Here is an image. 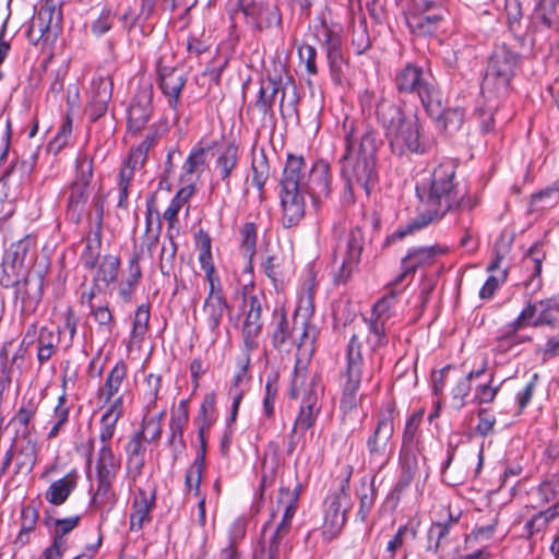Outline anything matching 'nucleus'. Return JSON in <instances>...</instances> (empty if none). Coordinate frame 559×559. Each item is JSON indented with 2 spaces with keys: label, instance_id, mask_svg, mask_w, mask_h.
<instances>
[{
  "label": "nucleus",
  "instance_id": "obj_24",
  "mask_svg": "<svg viewBox=\"0 0 559 559\" xmlns=\"http://www.w3.org/2000/svg\"><path fill=\"white\" fill-rule=\"evenodd\" d=\"M128 366L124 360H118L107 373L105 382L97 389V403L104 407L108 406L119 395V392L127 379Z\"/></svg>",
  "mask_w": 559,
  "mask_h": 559
},
{
  "label": "nucleus",
  "instance_id": "obj_28",
  "mask_svg": "<svg viewBox=\"0 0 559 559\" xmlns=\"http://www.w3.org/2000/svg\"><path fill=\"white\" fill-rule=\"evenodd\" d=\"M79 477V472L73 468L63 477L53 480L45 492L46 501L51 506H62L75 490Z\"/></svg>",
  "mask_w": 559,
  "mask_h": 559
},
{
  "label": "nucleus",
  "instance_id": "obj_63",
  "mask_svg": "<svg viewBox=\"0 0 559 559\" xmlns=\"http://www.w3.org/2000/svg\"><path fill=\"white\" fill-rule=\"evenodd\" d=\"M10 174L5 173L0 178V219H7L15 211L14 197L10 193Z\"/></svg>",
  "mask_w": 559,
  "mask_h": 559
},
{
  "label": "nucleus",
  "instance_id": "obj_16",
  "mask_svg": "<svg viewBox=\"0 0 559 559\" xmlns=\"http://www.w3.org/2000/svg\"><path fill=\"white\" fill-rule=\"evenodd\" d=\"M240 10L245 15L246 23L254 31L263 32L282 24L280 9L269 1L241 2Z\"/></svg>",
  "mask_w": 559,
  "mask_h": 559
},
{
  "label": "nucleus",
  "instance_id": "obj_57",
  "mask_svg": "<svg viewBox=\"0 0 559 559\" xmlns=\"http://www.w3.org/2000/svg\"><path fill=\"white\" fill-rule=\"evenodd\" d=\"M365 322L368 326L366 341L370 349L376 352L384 347L388 344L386 323L372 319H365Z\"/></svg>",
  "mask_w": 559,
  "mask_h": 559
},
{
  "label": "nucleus",
  "instance_id": "obj_19",
  "mask_svg": "<svg viewBox=\"0 0 559 559\" xmlns=\"http://www.w3.org/2000/svg\"><path fill=\"white\" fill-rule=\"evenodd\" d=\"M195 245L199 250V263L205 273V278L209 282L207 295L224 296L223 287L219 276L216 273L215 265L212 257V239L210 235L200 229L195 234Z\"/></svg>",
  "mask_w": 559,
  "mask_h": 559
},
{
  "label": "nucleus",
  "instance_id": "obj_33",
  "mask_svg": "<svg viewBox=\"0 0 559 559\" xmlns=\"http://www.w3.org/2000/svg\"><path fill=\"white\" fill-rule=\"evenodd\" d=\"M294 333V326L290 328L285 309L283 307L275 308L271 333L272 345L282 350L288 343L293 344Z\"/></svg>",
  "mask_w": 559,
  "mask_h": 559
},
{
  "label": "nucleus",
  "instance_id": "obj_29",
  "mask_svg": "<svg viewBox=\"0 0 559 559\" xmlns=\"http://www.w3.org/2000/svg\"><path fill=\"white\" fill-rule=\"evenodd\" d=\"M146 440L144 431L134 432L126 445L127 468L133 478L141 475L145 465Z\"/></svg>",
  "mask_w": 559,
  "mask_h": 559
},
{
  "label": "nucleus",
  "instance_id": "obj_6",
  "mask_svg": "<svg viewBox=\"0 0 559 559\" xmlns=\"http://www.w3.org/2000/svg\"><path fill=\"white\" fill-rule=\"evenodd\" d=\"M521 66V55L506 44L493 48L488 58L486 74L483 81V92L497 95L506 94Z\"/></svg>",
  "mask_w": 559,
  "mask_h": 559
},
{
  "label": "nucleus",
  "instance_id": "obj_58",
  "mask_svg": "<svg viewBox=\"0 0 559 559\" xmlns=\"http://www.w3.org/2000/svg\"><path fill=\"white\" fill-rule=\"evenodd\" d=\"M167 242H164L159 255V270L163 275L169 276L175 263L177 253V243L175 242V233L167 230Z\"/></svg>",
  "mask_w": 559,
  "mask_h": 559
},
{
  "label": "nucleus",
  "instance_id": "obj_1",
  "mask_svg": "<svg viewBox=\"0 0 559 559\" xmlns=\"http://www.w3.org/2000/svg\"><path fill=\"white\" fill-rule=\"evenodd\" d=\"M330 167L316 162L310 168L302 156L289 154L280 180L278 197L285 228L297 226L306 213V195L318 207L330 194Z\"/></svg>",
  "mask_w": 559,
  "mask_h": 559
},
{
  "label": "nucleus",
  "instance_id": "obj_59",
  "mask_svg": "<svg viewBox=\"0 0 559 559\" xmlns=\"http://www.w3.org/2000/svg\"><path fill=\"white\" fill-rule=\"evenodd\" d=\"M294 331L295 333L299 332V336L297 338L294 336L293 340V344L297 347L312 345L317 337L316 326L310 324L306 318L299 321L297 313L294 317Z\"/></svg>",
  "mask_w": 559,
  "mask_h": 559
},
{
  "label": "nucleus",
  "instance_id": "obj_26",
  "mask_svg": "<svg viewBox=\"0 0 559 559\" xmlns=\"http://www.w3.org/2000/svg\"><path fill=\"white\" fill-rule=\"evenodd\" d=\"M156 495L155 490L146 491L139 488L134 495L131 513H130V530L140 531L145 523L151 522V512L155 507Z\"/></svg>",
  "mask_w": 559,
  "mask_h": 559
},
{
  "label": "nucleus",
  "instance_id": "obj_49",
  "mask_svg": "<svg viewBox=\"0 0 559 559\" xmlns=\"http://www.w3.org/2000/svg\"><path fill=\"white\" fill-rule=\"evenodd\" d=\"M445 250L440 246L419 247L408 251L407 255L402 260L403 264L412 266L413 272L418 267L431 264L436 257L441 255Z\"/></svg>",
  "mask_w": 559,
  "mask_h": 559
},
{
  "label": "nucleus",
  "instance_id": "obj_54",
  "mask_svg": "<svg viewBox=\"0 0 559 559\" xmlns=\"http://www.w3.org/2000/svg\"><path fill=\"white\" fill-rule=\"evenodd\" d=\"M80 522L81 515L45 520V524L50 528L51 538L60 542H68L67 535L78 527Z\"/></svg>",
  "mask_w": 559,
  "mask_h": 559
},
{
  "label": "nucleus",
  "instance_id": "obj_55",
  "mask_svg": "<svg viewBox=\"0 0 559 559\" xmlns=\"http://www.w3.org/2000/svg\"><path fill=\"white\" fill-rule=\"evenodd\" d=\"M423 68L414 63H407L395 73L394 84L399 93H411L414 80H419Z\"/></svg>",
  "mask_w": 559,
  "mask_h": 559
},
{
  "label": "nucleus",
  "instance_id": "obj_7",
  "mask_svg": "<svg viewBox=\"0 0 559 559\" xmlns=\"http://www.w3.org/2000/svg\"><path fill=\"white\" fill-rule=\"evenodd\" d=\"M361 349L359 337L356 334L352 335L345 350V364L341 370V408L345 412L356 408L360 400L359 389L365 368Z\"/></svg>",
  "mask_w": 559,
  "mask_h": 559
},
{
  "label": "nucleus",
  "instance_id": "obj_56",
  "mask_svg": "<svg viewBox=\"0 0 559 559\" xmlns=\"http://www.w3.org/2000/svg\"><path fill=\"white\" fill-rule=\"evenodd\" d=\"M357 495L359 498V510L357 512V518L361 522H365L370 514L376 501V489L373 481L368 483L367 480L362 479Z\"/></svg>",
  "mask_w": 559,
  "mask_h": 559
},
{
  "label": "nucleus",
  "instance_id": "obj_15",
  "mask_svg": "<svg viewBox=\"0 0 559 559\" xmlns=\"http://www.w3.org/2000/svg\"><path fill=\"white\" fill-rule=\"evenodd\" d=\"M445 13L442 4L426 5L419 1L415 9L406 12V24L409 31L417 36H432L441 27Z\"/></svg>",
  "mask_w": 559,
  "mask_h": 559
},
{
  "label": "nucleus",
  "instance_id": "obj_43",
  "mask_svg": "<svg viewBox=\"0 0 559 559\" xmlns=\"http://www.w3.org/2000/svg\"><path fill=\"white\" fill-rule=\"evenodd\" d=\"M150 318V305H140L135 310L132 322V329L127 344L129 350H131L134 347H140V345L144 341L145 335L148 331Z\"/></svg>",
  "mask_w": 559,
  "mask_h": 559
},
{
  "label": "nucleus",
  "instance_id": "obj_21",
  "mask_svg": "<svg viewBox=\"0 0 559 559\" xmlns=\"http://www.w3.org/2000/svg\"><path fill=\"white\" fill-rule=\"evenodd\" d=\"M282 82L276 81L274 79H267L261 82L259 93L253 106L264 116L272 112V108L275 102V98L280 91H282L281 99H280V110L284 115L286 107H294L297 103V94L296 88L294 87V95L288 105H285V90L281 88Z\"/></svg>",
  "mask_w": 559,
  "mask_h": 559
},
{
  "label": "nucleus",
  "instance_id": "obj_25",
  "mask_svg": "<svg viewBox=\"0 0 559 559\" xmlns=\"http://www.w3.org/2000/svg\"><path fill=\"white\" fill-rule=\"evenodd\" d=\"M409 94L419 98L426 111L438 115L441 92L429 72H420L419 80H414V87Z\"/></svg>",
  "mask_w": 559,
  "mask_h": 559
},
{
  "label": "nucleus",
  "instance_id": "obj_62",
  "mask_svg": "<svg viewBox=\"0 0 559 559\" xmlns=\"http://www.w3.org/2000/svg\"><path fill=\"white\" fill-rule=\"evenodd\" d=\"M240 248L246 258L251 260L255 254V246H257V228L255 225L251 222L245 223L240 229Z\"/></svg>",
  "mask_w": 559,
  "mask_h": 559
},
{
  "label": "nucleus",
  "instance_id": "obj_47",
  "mask_svg": "<svg viewBox=\"0 0 559 559\" xmlns=\"http://www.w3.org/2000/svg\"><path fill=\"white\" fill-rule=\"evenodd\" d=\"M352 46L357 55H362L371 47L367 19L362 13H355L352 17Z\"/></svg>",
  "mask_w": 559,
  "mask_h": 559
},
{
  "label": "nucleus",
  "instance_id": "obj_50",
  "mask_svg": "<svg viewBox=\"0 0 559 559\" xmlns=\"http://www.w3.org/2000/svg\"><path fill=\"white\" fill-rule=\"evenodd\" d=\"M323 44L326 48L331 70H341L343 64L342 37L340 34L323 25Z\"/></svg>",
  "mask_w": 559,
  "mask_h": 559
},
{
  "label": "nucleus",
  "instance_id": "obj_4",
  "mask_svg": "<svg viewBox=\"0 0 559 559\" xmlns=\"http://www.w3.org/2000/svg\"><path fill=\"white\" fill-rule=\"evenodd\" d=\"M378 121L384 129L393 154H425L429 150V144L423 138V126L417 115L406 116L393 102H384L379 105Z\"/></svg>",
  "mask_w": 559,
  "mask_h": 559
},
{
  "label": "nucleus",
  "instance_id": "obj_13",
  "mask_svg": "<svg viewBox=\"0 0 559 559\" xmlns=\"http://www.w3.org/2000/svg\"><path fill=\"white\" fill-rule=\"evenodd\" d=\"M158 85L163 94L168 98L170 108L176 109L179 105L180 93L186 85L187 78L182 70L175 64L171 51L163 52L156 62Z\"/></svg>",
  "mask_w": 559,
  "mask_h": 559
},
{
  "label": "nucleus",
  "instance_id": "obj_11",
  "mask_svg": "<svg viewBox=\"0 0 559 559\" xmlns=\"http://www.w3.org/2000/svg\"><path fill=\"white\" fill-rule=\"evenodd\" d=\"M352 469L340 480L338 487L325 500L323 535L331 539L344 527L347 513L352 509L349 495Z\"/></svg>",
  "mask_w": 559,
  "mask_h": 559
},
{
  "label": "nucleus",
  "instance_id": "obj_45",
  "mask_svg": "<svg viewBox=\"0 0 559 559\" xmlns=\"http://www.w3.org/2000/svg\"><path fill=\"white\" fill-rule=\"evenodd\" d=\"M38 411V403L34 399L22 400L21 406L11 418L10 424L17 427L21 438L32 437L31 423Z\"/></svg>",
  "mask_w": 559,
  "mask_h": 559
},
{
  "label": "nucleus",
  "instance_id": "obj_36",
  "mask_svg": "<svg viewBox=\"0 0 559 559\" xmlns=\"http://www.w3.org/2000/svg\"><path fill=\"white\" fill-rule=\"evenodd\" d=\"M93 86L96 91L86 107V115L91 121H96L107 111L108 102L111 98V87L110 83L103 79L93 82Z\"/></svg>",
  "mask_w": 559,
  "mask_h": 559
},
{
  "label": "nucleus",
  "instance_id": "obj_5",
  "mask_svg": "<svg viewBox=\"0 0 559 559\" xmlns=\"http://www.w3.org/2000/svg\"><path fill=\"white\" fill-rule=\"evenodd\" d=\"M299 499V486L295 489H280L278 508H283L281 520L273 526L271 521L263 525L262 532L265 534L271 530V534L263 540L260 552L253 554V559H281L290 548L293 536V519L297 511Z\"/></svg>",
  "mask_w": 559,
  "mask_h": 559
},
{
  "label": "nucleus",
  "instance_id": "obj_39",
  "mask_svg": "<svg viewBox=\"0 0 559 559\" xmlns=\"http://www.w3.org/2000/svg\"><path fill=\"white\" fill-rule=\"evenodd\" d=\"M96 478L116 479L120 469V460L114 454L111 444H102L95 461Z\"/></svg>",
  "mask_w": 559,
  "mask_h": 559
},
{
  "label": "nucleus",
  "instance_id": "obj_10",
  "mask_svg": "<svg viewBox=\"0 0 559 559\" xmlns=\"http://www.w3.org/2000/svg\"><path fill=\"white\" fill-rule=\"evenodd\" d=\"M62 22L59 0H44L32 17L26 36L32 45H48L55 41Z\"/></svg>",
  "mask_w": 559,
  "mask_h": 559
},
{
  "label": "nucleus",
  "instance_id": "obj_9",
  "mask_svg": "<svg viewBox=\"0 0 559 559\" xmlns=\"http://www.w3.org/2000/svg\"><path fill=\"white\" fill-rule=\"evenodd\" d=\"M544 325L550 328L559 326V301L554 298L536 302L530 301L519 316L503 328L501 337L510 338L525 326L539 328Z\"/></svg>",
  "mask_w": 559,
  "mask_h": 559
},
{
  "label": "nucleus",
  "instance_id": "obj_18",
  "mask_svg": "<svg viewBox=\"0 0 559 559\" xmlns=\"http://www.w3.org/2000/svg\"><path fill=\"white\" fill-rule=\"evenodd\" d=\"M152 99V85L141 87L132 98L128 108V130L132 134L141 132L150 121L153 112Z\"/></svg>",
  "mask_w": 559,
  "mask_h": 559
},
{
  "label": "nucleus",
  "instance_id": "obj_52",
  "mask_svg": "<svg viewBox=\"0 0 559 559\" xmlns=\"http://www.w3.org/2000/svg\"><path fill=\"white\" fill-rule=\"evenodd\" d=\"M251 170L252 183L262 193L270 177V166L264 150L252 153Z\"/></svg>",
  "mask_w": 559,
  "mask_h": 559
},
{
  "label": "nucleus",
  "instance_id": "obj_30",
  "mask_svg": "<svg viewBox=\"0 0 559 559\" xmlns=\"http://www.w3.org/2000/svg\"><path fill=\"white\" fill-rule=\"evenodd\" d=\"M421 454L423 451L419 450H400L401 474L394 487L395 492L401 493L409 487L418 472V462Z\"/></svg>",
  "mask_w": 559,
  "mask_h": 559
},
{
  "label": "nucleus",
  "instance_id": "obj_51",
  "mask_svg": "<svg viewBox=\"0 0 559 559\" xmlns=\"http://www.w3.org/2000/svg\"><path fill=\"white\" fill-rule=\"evenodd\" d=\"M102 233L93 230V235L86 238V245L80 255V262L85 270H94L100 261Z\"/></svg>",
  "mask_w": 559,
  "mask_h": 559
},
{
  "label": "nucleus",
  "instance_id": "obj_60",
  "mask_svg": "<svg viewBox=\"0 0 559 559\" xmlns=\"http://www.w3.org/2000/svg\"><path fill=\"white\" fill-rule=\"evenodd\" d=\"M158 139V132L156 130H150L145 139L135 147H132L129 155L130 162L134 165H145L147 159V153L153 147Z\"/></svg>",
  "mask_w": 559,
  "mask_h": 559
},
{
  "label": "nucleus",
  "instance_id": "obj_27",
  "mask_svg": "<svg viewBox=\"0 0 559 559\" xmlns=\"http://www.w3.org/2000/svg\"><path fill=\"white\" fill-rule=\"evenodd\" d=\"M115 479L96 478V488L92 496L90 507L99 511L102 522L108 519L110 511L117 503V495L112 488Z\"/></svg>",
  "mask_w": 559,
  "mask_h": 559
},
{
  "label": "nucleus",
  "instance_id": "obj_38",
  "mask_svg": "<svg viewBox=\"0 0 559 559\" xmlns=\"http://www.w3.org/2000/svg\"><path fill=\"white\" fill-rule=\"evenodd\" d=\"M247 525L245 520H235L227 532V545L219 551L218 559H241L242 552L239 549L240 542L245 538Z\"/></svg>",
  "mask_w": 559,
  "mask_h": 559
},
{
  "label": "nucleus",
  "instance_id": "obj_34",
  "mask_svg": "<svg viewBox=\"0 0 559 559\" xmlns=\"http://www.w3.org/2000/svg\"><path fill=\"white\" fill-rule=\"evenodd\" d=\"M426 112L431 119L436 121L437 128L448 134H452L461 128L465 116L464 110L460 107L444 108L442 94L439 95L438 115H433L430 111Z\"/></svg>",
  "mask_w": 559,
  "mask_h": 559
},
{
  "label": "nucleus",
  "instance_id": "obj_17",
  "mask_svg": "<svg viewBox=\"0 0 559 559\" xmlns=\"http://www.w3.org/2000/svg\"><path fill=\"white\" fill-rule=\"evenodd\" d=\"M245 320L241 335L246 352L252 353L259 347V337L262 333V300L257 295L243 297Z\"/></svg>",
  "mask_w": 559,
  "mask_h": 559
},
{
  "label": "nucleus",
  "instance_id": "obj_40",
  "mask_svg": "<svg viewBox=\"0 0 559 559\" xmlns=\"http://www.w3.org/2000/svg\"><path fill=\"white\" fill-rule=\"evenodd\" d=\"M424 411L419 409L412 414L405 424V428L402 437V445L403 450H419L424 451V443L421 439V431L419 429L420 424L423 421Z\"/></svg>",
  "mask_w": 559,
  "mask_h": 559
},
{
  "label": "nucleus",
  "instance_id": "obj_2",
  "mask_svg": "<svg viewBox=\"0 0 559 559\" xmlns=\"http://www.w3.org/2000/svg\"><path fill=\"white\" fill-rule=\"evenodd\" d=\"M342 130L345 148L340 164L346 189L353 193L360 188L369 194L378 182V132L348 117L344 119Z\"/></svg>",
  "mask_w": 559,
  "mask_h": 559
},
{
  "label": "nucleus",
  "instance_id": "obj_44",
  "mask_svg": "<svg viewBox=\"0 0 559 559\" xmlns=\"http://www.w3.org/2000/svg\"><path fill=\"white\" fill-rule=\"evenodd\" d=\"M37 462V444L32 437L22 438L16 451L14 474H29Z\"/></svg>",
  "mask_w": 559,
  "mask_h": 559
},
{
  "label": "nucleus",
  "instance_id": "obj_14",
  "mask_svg": "<svg viewBox=\"0 0 559 559\" xmlns=\"http://www.w3.org/2000/svg\"><path fill=\"white\" fill-rule=\"evenodd\" d=\"M394 406L381 411L374 430L367 439V450L371 462L380 466L388 462V445L394 433Z\"/></svg>",
  "mask_w": 559,
  "mask_h": 559
},
{
  "label": "nucleus",
  "instance_id": "obj_20",
  "mask_svg": "<svg viewBox=\"0 0 559 559\" xmlns=\"http://www.w3.org/2000/svg\"><path fill=\"white\" fill-rule=\"evenodd\" d=\"M319 391L320 388L313 380L304 389L299 413L293 425L295 430L305 432L316 424L321 409L319 405Z\"/></svg>",
  "mask_w": 559,
  "mask_h": 559
},
{
  "label": "nucleus",
  "instance_id": "obj_31",
  "mask_svg": "<svg viewBox=\"0 0 559 559\" xmlns=\"http://www.w3.org/2000/svg\"><path fill=\"white\" fill-rule=\"evenodd\" d=\"M123 415V396L115 399L100 417L99 440L102 444H110L119 419Z\"/></svg>",
  "mask_w": 559,
  "mask_h": 559
},
{
  "label": "nucleus",
  "instance_id": "obj_22",
  "mask_svg": "<svg viewBox=\"0 0 559 559\" xmlns=\"http://www.w3.org/2000/svg\"><path fill=\"white\" fill-rule=\"evenodd\" d=\"M13 346L12 341L4 342L0 349V394L10 386L13 378H17L23 373L25 359L23 350L15 349L11 353Z\"/></svg>",
  "mask_w": 559,
  "mask_h": 559
},
{
  "label": "nucleus",
  "instance_id": "obj_48",
  "mask_svg": "<svg viewBox=\"0 0 559 559\" xmlns=\"http://www.w3.org/2000/svg\"><path fill=\"white\" fill-rule=\"evenodd\" d=\"M71 406L68 403L67 394L63 392L57 401L56 406L53 407V412L51 415V419L49 421L50 429L47 432V439L52 440L56 439L60 432L63 430L66 425L69 423Z\"/></svg>",
  "mask_w": 559,
  "mask_h": 559
},
{
  "label": "nucleus",
  "instance_id": "obj_32",
  "mask_svg": "<svg viewBox=\"0 0 559 559\" xmlns=\"http://www.w3.org/2000/svg\"><path fill=\"white\" fill-rule=\"evenodd\" d=\"M228 309V302L225 296L206 295L203 304V313L205 323L214 335V340L219 334V325L224 317V312Z\"/></svg>",
  "mask_w": 559,
  "mask_h": 559
},
{
  "label": "nucleus",
  "instance_id": "obj_12",
  "mask_svg": "<svg viewBox=\"0 0 559 559\" xmlns=\"http://www.w3.org/2000/svg\"><path fill=\"white\" fill-rule=\"evenodd\" d=\"M93 177L92 160L86 157L76 160V177L69 186V195L66 206V217L69 222L79 225L86 212L90 199V183Z\"/></svg>",
  "mask_w": 559,
  "mask_h": 559
},
{
  "label": "nucleus",
  "instance_id": "obj_64",
  "mask_svg": "<svg viewBox=\"0 0 559 559\" xmlns=\"http://www.w3.org/2000/svg\"><path fill=\"white\" fill-rule=\"evenodd\" d=\"M143 400L145 408L150 412L156 406L158 394L162 388V377L155 373H148L144 380Z\"/></svg>",
  "mask_w": 559,
  "mask_h": 559
},
{
  "label": "nucleus",
  "instance_id": "obj_8",
  "mask_svg": "<svg viewBox=\"0 0 559 559\" xmlns=\"http://www.w3.org/2000/svg\"><path fill=\"white\" fill-rule=\"evenodd\" d=\"M364 248V235L354 227L343 233L332 252V276L335 284H346L357 269Z\"/></svg>",
  "mask_w": 559,
  "mask_h": 559
},
{
  "label": "nucleus",
  "instance_id": "obj_3",
  "mask_svg": "<svg viewBox=\"0 0 559 559\" xmlns=\"http://www.w3.org/2000/svg\"><path fill=\"white\" fill-rule=\"evenodd\" d=\"M456 165L447 159L439 163L429 177L416 185V194L420 202V213L405 227L396 231L399 238L419 230L435 219L454 210L459 183L455 181Z\"/></svg>",
  "mask_w": 559,
  "mask_h": 559
},
{
  "label": "nucleus",
  "instance_id": "obj_53",
  "mask_svg": "<svg viewBox=\"0 0 559 559\" xmlns=\"http://www.w3.org/2000/svg\"><path fill=\"white\" fill-rule=\"evenodd\" d=\"M559 203L554 190L550 186L542 189L531 195L527 213H544L545 211L556 206Z\"/></svg>",
  "mask_w": 559,
  "mask_h": 559
},
{
  "label": "nucleus",
  "instance_id": "obj_42",
  "mask_svg": "<svg viewBox=\"0 0 559 559\" xmlns=\"http://www.w3.org/2000/svg\"><path fill=\"white\" fill-rule=\"evenodd\" d=\"M93 284L109 286L117 281L120 270V259L112 254L104 255L94 269Z\"/></svg>",
  "mask_w": 559,
  "mask_h": 559
},
{
  "label": "nucleus",
  "instance_id": "obj_46",
  "mask_svg": "<svg viewBox=\"0 0 559 559\" xmlns=\"http://www.w3.org/2000/svg\"><path fill=\"white\" fill-rule=\"evenodd\" d=\"M216 396L211 392L204 395L200 405L194 425L197 426L198 435H206L217 419L216 413Z\"/></svg>",
  "mask_w": 559,
  "mask_h": 559
},
{
  "label": "nucleus",
  "instance_id": "obj_61",
  "mask_svg": "<svg viewBox=\"0 0 559 559\" xmlns=\"http://www.w3.org/2000/svg\"><path fill=\"white\" fill-rule=\"evenodd\" d=\"M556 516L557 512L555 507H550L547 510L540 511L533 515V518L528 520L524 525L527 537L531 538L535 534L544 531L548 526V523Z\"/></svg>",
  "mask_w": 559,
  "mask_h": 559
},
{
  "label": "nucleus",
  "instance_id": "obj_35",
  "mask_svg": "<svg viewBox=\"0 0 559 559\" xmlns=\"http://www.w3.org/2000/svg\"><path fill=\"white\" fill-rule=\"evenodd\" d=\"M238 160L239 147L234 142L217 150L214 169L227 186H229L233 171L237 168Z\"/></svg>",
  "mask_w": 559,
  "mask_h": 559
},
{
  "label": "nucleus",
  "instance_id": "obj_41",
  "mask_svg": "<svg viewBox=\"0 0 559 559\" xmlns=\"http://www.w3.org/2000/svg\"><path fill=\"white\" fill-rule=\"evenodd\" d=\"M44 277L39 274L27 275L23 283L17 282L16 296L26 306H37L43 297Z\"/></svg>",
  "mask_w": 559,
  "mask_h": 559
},
{
  "label": "nucleus",
  "instance_id": "obj_23",
  "mask_svg": "<svg viewBox=\"0 0 559 559\" xmlns=\"http://www.w3.org/2000/svg\"><path fill=\"white\" fill-rule=\"evenodd\" d=\"M35 245V238L31 235L13 242L4 253L2 262L3 271L7 274L21 275Z\"/></svg>",
  "mask_w": 559,
  "mask_h": 559
},
{
  "label": "nucleus",
  "instance_id": "obj_37",
  "mask_svg": "<svg viewBox=\"0 0 559 559\" xmlns=\"http://www.w3.org/2000/svg\"><path fill=\"white\" fill-rule=\"evenodd\" d=\"M533 32L559 31V13L556 4L538 1L532 15Z\"/></svg>",
  "mask_w": 559,
  "mask_h": 559
}]
</instances>
